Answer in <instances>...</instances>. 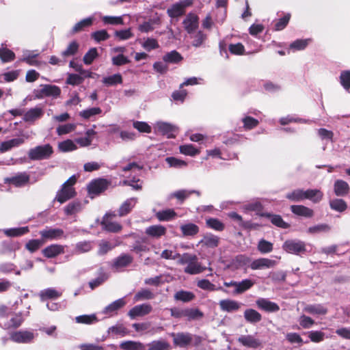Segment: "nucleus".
I'll return each mask as SVG.
<instances>
[{"label":"nucleus","instance_id":"2f4dec72","mask_svg":"<svg viewBox=\"0 0 350 350\" xmlns=\"http://www.w3.org/2000/svg\"><path fill=\"white\" fill-rule=\"evenodd\" d=\"M323 196V192L319 189H307L304 191V200H310L314 203L319 202Z\"/></svg>","mask_w":350,"mask_h":350},{"label":"nucleus","instance_id":"6ab92c4d","mask_svg":"<svg viewBox=\"0 0 350 350\" xmlns=\"http://www.w3.org/2000/svg\"><path fill=\"white\" fill-rule=\"evenodd\" d=\"M290 209L293 214L306 218H312L314 214L312 208L304 205H291Z\"/></svg>","mask_w":350,"mask_h":350},{"label":"nucleus","instance_id":"393cba45","mask_svg":"<svg viewBox=\"0 0 350 350\" xmlns=\"http://www.w3.org/2000/svg\"><path fill=\"white\" fill-rule=\"evenodd\" d=\"M25 142L23 138L18 137L14 138L5 142H3L0 144V152H5L10 150H11L14 147H18L20 145L23 144Z\"/></svg>","mask_w":350,"mask_h":350},{"label":"nucleus","instance_id":"680f3d73","mask_svg":"<svg viewBox=\"0 0 350 350\" xmlns=\"http://www.w3.org/2000/svg\"><path fill=\"white\" fill-rule=\"evenodd\" d=\"M192 46L195 47L201 46L206 40L207 35L204 33L202 31L199 30L197 33L193 36Z\"/></svg>","mask_w":350,"mask_h":350},{"label":"nucleus","instance_id":"473e14b6","mask_svg":"<svg viewBox=\"0 0 350 350\" xmlns=\"http://www.w3.org/2000/svg\"><path fill=\"white\" fill-rule=\"evenodd\" d=\"M174 299L187 303L193 301L196 298V295L193 292L180 290L174 294Z\"/></svg>","mask_w":350,"mask_h":350},{"label":"nucleus","instance_id":"5fc2aeb1","mask_svg":"<svg viewBox=\"0 0 350 350\" xmlns=\"http://www.w3.org/2000/svg\"><path fill=\"white\" fill-rule=\"evenodd\" d=\"M0 59L2 62H10L15 59V53L8 48H0Z\"/></svg>","mask_w":350,"mask_h":350},{"label":"nucleus","instance_id":"4be33fe9","mask_svg":"<svg viewBox=\"0 0 350 350\" xmlns=\"http://www.w3.org/2000/svg\"><path fill=\"white\" fill-rule=\"evenodd\" d=\"M44 114L43 110L40 107L31 108L24 113L23 120L25 122H33L40 118Z\"/></svg>","mask_w":350,"mask_h":350},{"label":"nucleus","instance_id":"338daca9","mask_svg":"<svg viewBox=\"0 0 350 350\" xmlns=\"http://www.w3.org/2000/svg\"><path fill=\"white\" fill-rule=\"evenodd\" d=\"M243 128L245 130H251L256 128L259 124V121L251 116H245L242 119Z\"/></svg>","mask_w":350,"mask_h":350},{"label":"nucleus","instance_id":"a19ab883","mask_svg":"<svg viewBox=\"0 0 350 350\" xmlns=\"http://www.w3.org/2000/svg\"><path fill=\"white\" fill-rule=\"evenodd\" d=\"M304 310L311 314H326L327 309L321 304H313L306 306Z\"/></svg>","mask_w":350,"mask_h":350},{"label":"nucleus","instance_id":"20e7f679","mask_svg":"<svg viewBox=\"0 0 350 350\" xmlns=\"http://www.w3.org/2000/svg\"><path fill=\"white\" fill-rule=\"evenodd\" d=\"M193 0H182L172 4L167 10V14L172 18H179L185 14L186 8L193 5Z\"/></svg>","mask_w":350,"mask_h":350},{"label":"nucleus","instance_id":"aec40b11","mask_svg":"<svg viewBox=\"0 0 350 350\" xmlns=\"http://www.w3.org/2000/svg\"><path fill=\"white\" fill-rule=\"evenodd\" d=\"M133 261V258L128 254H122L113 260L112 267L116 269L126 267L131 264Z\"/></svg>","mask_w":350,"mask_h":350},{"label":"nucleus","instance_id":"8fccbe9b","mask_svg":"<svg viewBox=\"0 0 350 350\" xmlns=\"http://www.w3.org/2000/svg\"><path fill=\"white\" fill-rule=\"evenodd\" d=\"M257 249L260 254H267L273 251V245L272 243L262 239L258 241Z\"/></svg>","mask_w":350,"mask_h":350},{"label":"nucleus","instance_id":"09e8293b","mask_svg":"<svg viewBox=\"0 0 350 350\" xmlns=\"http://www.w3.org/2000/svg\"><path fill=\"white\" fill-rule=\"evenodd\" d=\"M119 243H113L110 241L102 240L98 245V253L100 255H105L110 250L118 246Z\"/></svg>","mask_w":350,"mask_h":350},{"label":"nucleus","instance_id":"4468645a","mask_svg":"<svg viewBox=\"0 0 350 350\" xmlns=\"http://www.w3.org/2000/svg\"><path fill=\"white\" fill-rule=\"evenodd\" d=\"M34 338L33 333L29 331L14 332L10 335L11 340L18 343H28Z\"/></svg>","mask_w":350,"mask_h":350},{"label":"nucleus","instance_id":"a18cd8bd","mask_svg":"<svg viewBox=\"0 0 350 350\" xmlns=\"http://www.w3.org/2000/svg\"><path fill=\"white\" fill-rule=\"evenodd\" d=\"M330 208L332 210L342 213L347 208V204L346 202L342 199H334L329 202Z\"/></svg>","mask_w":350,"mask_h":350},{"label":"nucleus","instance_id":"69168bd1","mask_svg":"<svg viewBox=\"0 0 350 350\" xmlns=\"http://www.w3.org/2000/svg\"><path fill=\"white\" fill-rule=\"evenodd\" d=\"M76 322L82 324H92L98 321L95 314H83L76 317Z\"/></svg>","mask_w":350,"mask_h":350},{"label":"nucleus","instance_id":"6e6552de","mask_svg":"<svg viewBox=\"0 0 350 350\" xmlns=\"http://www.w3.org/2000/svg\"><path fill=\"white\" fill-rule=\"evenodd\" d=\"M29 180L30 176L27 172H21L14 176L5 178L4 183L16 187H22L26 185Z\"/></svg>","mask_w":350,"mask_h":350},{"label":"nucleus","instance_id":"052dcab7","mask_svg":"<svg viewBox=\"0 0 350 350\" xmlns=\"http://www.w3.org/2000/svg\"><path fill=\"white\" fill-rule=\"evenodd\" d=\"M263 208L262 204L259 202L250 203L245 206L246 210L255 211L257 215L265 217V215H266L267 213H263Z\"/></svg>","mask_w":350,"mask_h":350},{"label":"nucleus","instance_id":"423d86ee","mask_svg":"<svg viewBox=\"0 0 350 350\" xmlns=\"http://www.w3.org/2000/svg\"><path fill=\"white\" fill-rule=\"evenodd\" d=\"M41 89L35 90V98L42 99L45 96L58 97L61 94V89L55 85L44 84L41 85Z\"/></svg>","mask_w":350,"mask_h":350},{"label":"nucleus","instance_id":"4c0bfd02","mask_svg":"<svg viewBox=\"0 0 350 350\" xmlns=\"http://www.w3.org/2000/svg\"><path fill=\"white\" fill-rule=\"evenodd\" d=\"M120 347L123 350H144L145 346L140 342L127 340L122 342Z\"/></svg>","mask_w":350,"mask_h":350},{"label":"nucleus","instance_id":"49530a36","mask_svg":"<svg viewBox=\"0 0 350 350\" xmlns=\"http://www.w3.org/2000/svg\"><path fill=\"white\" fill-rule=\"evenodd\" d=\"M44 244L41 239H31L25 244V249L30 253L38 251Z\"/></svg>","mask_w":350,"mask_h":350},{"label":"nucleus","instance_id":"ddd939ff","mask_svg":"<svg viewBox=\"0 0 350 350\" xmlns=\"http://www.w3.org/2000/svg\"><path fill=\"white\" fill-rule=\"evenodd\" d=\"M152 310V307L148 304L137 305L129 310V316L133 319L137 317H143L148 314L151 312Z\"/></svg>","mask_w":350,"mask_h":350},{"label":"nucleus","instance_id":"c756f323","mask_svg":"<svg viewBox=\"0 0 350 350\" xmlns=\"http://www.w3.org/2000/svg\"><path fill=\"white\" fill-rule=\"evenodd\" d=\"M334 193L337 196H345L349 191V186L347 182L342 180H337L334 185Z\"/></svg>","mask_w":350,"mask_h":350},{"label":"nucleus","instance_id":"603ef678","mask_svg":"<svg viewBox=\"0 0 350 350\" xmlns=\"http://www.w3.org/2000/svg\"><path fill=\"white\" fill-rule=\"evenodd\" d=\"M206 226L216 231L221 232L225 228V225L217 218H209L206 220Z\"/></svg>","mask_w":350,"mask_h":350},{"label":"nucleus","instance_id":"37998d69","mask_svg":"<svg viewBox=\"0 0 350 350\" xmlns=\"http://www.w3.org/2000/svg\"><path fill=\"white\" fill-rule=\"evenodd\" d=\"M29 232V229L28 226L20 227V228H13L7 229L5 230L4 233L8 237H15L23 236Z\"/></svg>","mask_w":350,"mask_h":350},{"label":"nucleus","instance_id":"a211bd4d","mask_svg":"<svg viewBox=\"0 0 350 350\" xmlns=\"http://www.w3.org/2000/svg\"><path fill=\"white\" fill-rule=\"evenodd\" d=\"M126 301L123 298L118 299L107 306L103 310V313L109 317H112L118 314V311L126 305Z\"/></svg>","mask_w":350,"mask_h":350},{"label":"nucleus","instance_id":"13d9d810","mask_svg":"<svg viewBox=\"0 0 350 350\" xmlns=\"http://www.w3.org/2000/svg\"><path fill=\"white\" fill-rule=\"evenodd\" d=\"M103 83L107 86L121 84L122 83V77L120 74H114L113 75L103 78Z\"/></svg>","mask_w":350,"mask_h":350},{"label":"nucleus","instance_id":"6e6d98bb","mask_svg":"<svg viewBox=\"0 0 350 350\" xmlns=\"http://www.w3.org/2000/svg\"><path fill=\"white\" fill-rule=\"evenodd\" d=\"M286 198L292 202H300L304 200V191L303 189H295L288 193Z\"/></svg>","mask_w":350,"mask_h":350},{"label":"nucleus","instance_id":"de8ad7c7","mask_svg":"<svg viewBox=\"0 0 350 350\" xmlns=\"http://www.w3.org/2000/svg\"><path fill=\"white\" fill-rule=\"evenodd\" d=\"M102 226L105 230L111 232H119L122 229V225L119 223L105 219L102 221Z\"/></svg>","mask_w":350,"mask_h":350},{"label":"nucleus","instance_id":"0eeeda50","mask_svg":"<svg viewBox=\"0 0 350 350\" xmlns=\"http://www.w3.org/2000/svg\"><path fill=\"white\" fill-rule=\"evenodd\" d=\"M283 249L291 254L300 255L306 252V243L299 240H287L283 244Z\"/></svg>","mask_w":350,"mask_h":350},{"label":"nucleus","instance_id":"c9c22d12","mask_svg":"<svg viewBox=\"0 0 350 350\" xmlns=\"http://www.w3.org/2000/svg\"><path fill=\"white\" fill-rule=\"evenodd\" d=\"M183 59L181 54L176 50L167 53L163 57V62L169 64H178Z\"/></svg>","mask_w":350,"mask_h":350},{"label":"nucleus","instance_id":"bf43d9fd","mask_svg":"<svg viewBox=\"0 0 350 350\" xmlns=\"http://www.w3.org/2000/svg\"><path fill=\"white\" fill-rule=\"evenodd\" d=\"M197 286L202 290L215 291L216 290H223L221 287L217 288L215 285L211 283L208 280L202 279L198 281Z\"/></svg>","mask_w":350,"mask_h":350},{"label":"nucleus","instance_id":"f03ea898","mask_svg":"<svg viewBox=\"0 0 350 350\" xmlns=\"http://www.w3.org/2000/svg\"><path fill=\"white\" fill-rule=\"evenodd\" d=\"M53 148L49 144L37 146L28 151V158L31 161L49 159L53 154Z\"/></svg>","mask_w":350,"mask_h":350},{"label":"nucleus","instance_id":"e433bc0d","mask_svg":"<svg viewBox=\"0 0 350 350\" xmlns=\"http://www.w3.org/2000/svg\"><path fill=\"white\" fill-rule=\"evenodd\" d=\"M254 284V282L250 279H245L241 282H236V288L234 293L241 294L252 288Z\"/></svg>","mask_w":350,"mask_h":350},{"label":"nucleus","instance_id":"e2e57ef3","mask_svg":"<svg viewBox=\"0 0 350 350\" xmlns=\"http://www.w3.org/2000/svg\"><path fill=\"white\" fill-rule=\"evenodd\" d=\"M309 42V39H297L290 44L289 49L293 51L304 50L308 45Z\"/></svg>","mask_w":350,"mask_h":350},{"label":"nucleus","instance_id":"f704fd0d","mask_svg":"<svg viewBox=\"0 0 350 350\" xmlns=\"http://www.w3.org/2000/svg\"><path fill=\"white\" fill-rule=\"evenodd\" d=\"M93 23V18L91 17L84 18L77 23L71 30L72 34L77 33L84 31L86 28L90 27Z\"/></svg>","mask_w":350,"mask_h":350},{"label":"nucleus","instance_id":"f257e3e1","mask_svg":"<svg viewBox=\"0 0 350 350\" xmlns=\"http://www.w3.org/2000/svg\"><path fill=\"white\" fill-rule=\"evenodd\" d=\"M179 263L187 265L184 269V272L190 275H196L202 273L206 267H202L198 262V258L196 254L184 253L179 259Z\"/></svg>","mask_w":350,"mask_h":350},{"label":"nucleus","instance_id":"58836bf2","mask_svg":"<svg viewBox=\"0 0 350 350\" xmlns=\"http://www.w3.org/2000/svg\"><path fill=\"white\" fill-rule=\"evenodd\" d=\"M176 216V213L172 208L162 210L156 213V217L159 221H170Z\"/></svg>","mask_w":350,"mask_h":350},{"label":"nucleus","instance_id":"412c9836","mask_svg":"<svg viewBox=\"0 0 350 350\" xmlns=\"http://www.w3.org/2000/svg\"><path fill=\"white\" fill-rule=\"evenodd\" d=\"M157 129L162 135H167V138L176 137V135L174 133L176 131V127L170 123L159 122L157 124Z\"/></svg>","mask_w":350,"mask_h":350},{"label":"nucleus","instance_id":"7c9ffc66","mask_svg":"<svg viewBox=\"0 0 350 350\" xmlns=\"http://www.w3.org/2000/svg\"><path fill=\"white\" fill-rule=\"evenodd\" d=\"M180 228L184 237H194L200 230L199 227L193 223L181 225Z\"/></svg>","mask_w":350,"mask_h":350},{"label":"nucleus","instance_id":"79ce46f5","mask_svg":"<svg viewBox=\"0 0 350 350\" xmlns=\"http://www.w3.org/2000/svg\"><path fill=\"white\" fill-rule=\"evenodd\" d=\"M148 350H170V345L168 342L163 340H154L148 344Z\"/></svg>","mask_w":350,"mask_h":350},{"label":"nucleus","instance_id":"7ed1b4c3","mask_svg":"<svg viewBox=\"0 0 350 350\" xmlns=\"http://www.w3.org/2000/svg\"><path fill=\"white\" fill-rule=\"evenodd\" d=\"M111 182L105 178H98L92 180L87 186L88 195L93 198L96 196H98L107 189Z\"/></svg>","mask_w":350,"mask_h":350},{"label":"nucleus","instance_id":"c85d7f7f","mask_svg":"<svg viewBox=\"0 0 350 350\" xmlns=\"http://www.w3.org/2000/svg\"><path fill=\"white\" fill-rule=\"evenodd\" d=\"M137 199L132 198L124 201L118 209V215L120 217L128 215L135 206Z\"/></svg>","mask_w":350,"mask_h":350},{"label":"nucleus","instance_id":"5701e85b","mask_svg":"<svg viewBox=\"0 0 350 350\" xmlns=\"http://www.w3.org/2000/svg\"><path fill=\"white\" fill-rule=\"evenodd\" d=\"M219 306L221 310L232 312L239 310L241 306V304L235 300L223 299L220 301Z\"/></svg>","mask_w":350,"mask_h":350},{"label":"nucleus","instance_id":"b1692460","mask_svg":"<svg viewBox=\"0 0 350 350\" xmlns=\"http://www.w3.org/2000/svg\"><path fill=\"white\" fill-rule=\"evenodd\" d=\"M166 228L161 225H152L146 229V234L151 237L159 239L166 234Z\"/></svg>","mask_w":350,"mask_h":350},{"label":"nucleus","instance_id":"1a4fd4ad","mask_svg":"<svg viewBox=\"0 0 350 350\" xmlns=\"http://www.w3.org/2000/svg\"><path fill=\"white\" fill-rule=\"evenodd\" d=\"M173 344L176 347H186L191 345V334L189 332L172 333Z\"/></svg>","mask_w":350,"mask_h":350},{"label":"nucleus","instance_id":"dca6fc26","mask_svg":"<svg viewBox=\"0 0 350 350\" xmlns=\"http://www.w3.org/2000/svg\"><path fill=\"white\" fill-rule=\"evenodd\" d=\"M256 303L258 308L268 312H275L280 310V306L276 303L265 298H260Z\"/></svg>","mask_w":350,"mask_h":350},{"label":"nucleus","instance_id":"39448f33","mask_svg":"<svg viewBox=\"0 0 350 350\" xmlns=\"http://www.w3.org/2000/svg\"><path fill=\"white\" fill-rule=\"evenodd\" d=\"M39 234L44 244L47 241L59 240L65 237L64 231L62 229L53 228L51 227H46L43 230H40Z\"/></svg>","mask_w":350,"mask_h":350},{"label":"nucleus","instance_id":"0e129e2a","mask_svg":"<svg viewBox=\"0 0 350 350\" xmlns=\"http://www.w3.org/2000/svg\"><path fill=\"white\" fill-rule=\"evenodd\" d=\"M165 161L171 167L182 168L187 165L186 161L174 157H167Z\"/></svg>","mask_w":350,"mask_h":350},{"label":"nucleus","instance_id":"4d7b16f0","mask_svg":"<svg viewBox=\"0 0 350 350\" xmlns=\"http://www.w3.org/2000/svg\"><path fill=\"white\" fill-rule=\"evenodd\" d=\"M154 298V294L149 289L144 288L138 291L134 296V300L135 301L144 300V299H152Z\"/></svg>","mask_w":350,"mask_h":350},{"label":"nucleus","instance_id":"cd10ccee","mask_svg":"<svg viewBox=\"0 0 350 350\" xmlns=\"http://www.w3.org/2000/svg\"><path fill=\"white\" fill-rule=\"evenodd\" d=\"M200 243L207 247L215 248L219 245V238L211 233L206 234L204 235L202 239L200 241Z\"/></svg>","mask_w":350,"mask_h":350},{"label":"nucleus","instance_id":"c03bdc74","mask_svg":"<svg viewBox=\"0 0 350 350\" xmlns=\"http://www.w3.org/2000/svg\"><path fill=\"white\" fill-rule=\"evenodd\" d=\"M179 151L181 154L191 157L198 155L200 152L193 144L181 145L179 146Z\"/></svg>","mask_w":350,"mask_h":350},{"label":"nucleus","instance_id":"f8f14e48","mask_svg":"<svg viewBox=\"0 0 350 350\" xmlns=\"http://www.w3.org/2000/svg\"><path fill=\"white\" fill-rule=\"evenodd\" d=\"M65 252V246L59 244H51L42 250V255L47 258H53Z\"/></svg>","mask_w":350,"mask_h":350},{"label":"nucleus","instance_id":"bb28decb","mask_svg":"<svg viewBox=\"0 0 350 350\" xmlns=\"http://www.w3.org/2000/svg\"><path fill=\"white\" fill-rule=\"evenodd\" d=\"M245 321L252 324H256L262 320V315L254 309L249 308L244 312Z\"/></svg>","mask_w":350,"mask_h":350},{"label":"nucleus","instance_id":"864d4df0","mask_svg":"<svg viewBox=\"0 0 350 350\" xmlns=\"http://www.w3.org/2000/svg\"><path fill=\"white\" fill-rule=\"evenodd\" d=\"M81 209V204L80 202L74 201L69 203L64 208V213L66 215H72L78 212Z\"/></svg>","mask_w":350,"mask_h":350},{"label":"nucleus","instance_id":"2eb2a0df","mask_svg":"<svg viewBox=\"0 0 350 350\" xmlns=\"http://www.w3.org/2000/svg\"><path fill=\"white\" fill-rule=\"evenodd\" d=\"M276 265V261L267 258H260L253 260L250 267L252 270L269 269L273 267Z\"/></svg>","mask_w":350,"mask_h":350},{"label":"nucleus","instance_id":"9b49d317","mask_svg":"<svg viewBox=\"0 0 350 350\" xmlns=\"http://www.w3.org/2000/svg\"><path fill=\"white\" fill-rule=\"evenodd\" d=\"M77 196V192L75 188L66 187L62 185V187L57 192L55 200L63 204L66 201L75 198Z\"/></svg>","mask_w":350,"mask_h":350},{"label":"nucleus","instance_id":"ea45409f","mask_svg":"<svg viewBox=\"0 0 350 350\" xmlns=\"http://www.w3.org/2000/svg\"><path fill=\"white\" fill-rule=\"evenodd\" d=\"M185 317L189 321L199 320L204 317V313L198 308H186Z\"/></svg>","mask_w":350,"mask_h":350},{"label":"nucleus","instance_id":"72a5a7b5","mask_svg":"<svg viewBox=\"0 0 350 350\" xmlns=\"http://www.w3.org/2000/svg\"><path fill=\"white\" fill-rule=\"evenodd\" d=\"M61 296L62 293L53 288H46L40 293V297L42 301L55 299L60 297Z\"/></svg>","mask_w":350,"mask_h":350},{"label":"nucleus","instance_id":"3c124183","mask_svg":"<svg viewBox=\"0 0 350 350\" xmlns=\"http://www.w3.org/2000/svg\"><path fill=\"white\" fill-rule=\"evenodd\" d=\"M291 15L290 13L286 14L283 17L275 21L273 30L281 31L283 30L288 24Z\"/></svg>","mask_w":350,"mask_h":350},{"label":"nucleus","instance_id":"774afa93","mask_svg":"<svg viewBox=\"0 0 350 350\" xmlns=\"http://www.w3.org/2000/svg\"><path fill=\"white\" fill-rule=\"evenodd\" d=\"M340 82L346 90H350V70H342L340 75Z\"/></svg>","mask_w":350,"mask_h":350},{"label":"nucleus","instance_id":"9d476101","mask_svg":"<svg viewBox=\"0 0 350 350\" xmlns=\"http://www.w3.org/2000/svg\"><path fill=\"white\" fill-rule=\"evenodd\" d=\"M183 24L185 31L191 34L196 30L199 26V17L194 13H189L183 20Z\"/></svg>","mask_w":350,"mask_h":350},{"label":"nucleus","instance_id":"f3484780","mask_svg":"<svg viewBox=\"0 0 350 350\" xmlns=\"http://www.w3.org/2000/svg\"><path fill=\"white\" fill-rule=\"evenodd\" d=\"M237 341L247 348L256 349L261 345L260 340L252 335H242L239 337Z\"/></svg>","mask_w":350,"mask_h":350},{"label":"nucleus","instance_id":"a878e982","mask_svg":"<svg viewBox=\"0 0 350 350\" xmlns=\"http://www.w3.org/2000/svg\"><path fill=\"white\" fill-rule=\"evenodd\" d=\"M265 217L268 218L273 225L278 228L287 229L290 227V224L284 221L280 215L267 213L265 215Z\"/></svg>","mask_w":350,"mask_h":350}]
</instances>
